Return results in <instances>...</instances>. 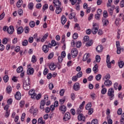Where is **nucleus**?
<instances>
[{"label":"nucleus","mask_w":124,"mask_h":124,"mask_svg":"<svg viewBox=\"0 0 124 124\" xmlns=\"http://www.w3.org/2000/svg\"><path fill=\"white\" fill-rule=\"evenodd\" d=\"M98 29H99V27H98V25H97V24L93 23V27L92 29V33H93V34H96L98 32L99 35H102V34H103L102 30H101V29L98 30Z\"/></svg>","instance_id":"f257e3e1"},{"label":"nucleus","mask_w":124,"mask_h":124,"mask_svg":"<svg viewBox=\"0 0 124 124\" xmlns=\"http://www.w3.org/2000/svg\"><path fill=\"white\" fill-rule=\"evenodd\" d=\"M23 83L24 90L29 91L31 89V78L28 77L27 80H23Z\"/></svg>","instance_id":"f03ea898"},{"label":"nucleus","mask_w":124,"mask_h":124,"mask_svg":"<svg viewBox=\"0 0 124 124\" xmlns=\"http://www.w3.org/2000/svg\"><path fill=\"white\" fill-rule=\"evenodd\" d=\"M114 93V89H113V88H109L108 89V95L109 96V99H110V100H113V99H114V97L115 96Z\"/></svg>","instance_id":"7ed1b4c3"},{"label":"nucleus","mask_w":124,"mask_h":124,"mask_svg":"<svg viewBox=\"0 0 124 124\" xmlns=\"http://www.w3.org/2000/svg\"><path fill=\"white\" fill-rule=\"evenodd\" d=\"M71 54L72 55V58L74 59L77 57L78 55V50L77 48H72L71 51Z\"/></svg>","instance_id":"20e7f679"},{"label":"nucleus","mask_w":124,"mask_h":124,"mask_svg":"<svg viewBox=\"0 0 124 124\" xmlns=\"http://www.w3.org/2000/svg\"><path fill=\"white\" fill-rule=\"evenodd\" d=\"M71 117L70 116V113L69 112H66L63 116V120L65 122L70 120Z\"/></svg>","instance_id":"39448f33"},{"label":"nucleus","mask_w":124,"mask_h":124,"mask_svg":"<svg viewBox=\"0 0 124 124\" xmlns=\"http://www.w3.org/2000/svg\"><path fill=\"white\" fill-rule=\"evenodd\" d=\"M53 2L55 7H59L62 5V3H61L60 0H54Z\"/></svg>","instance_id":"423d86ee"},{"label":"nucleus","mask_w":124,"mask_h":124,"mask_svg":"<svg viewBox=\"0 0 124 124\" xmlns=\"http://www.w3.org/2000/svg\"><path fill=\"white\" fill-rule=\"evenodd\" d=\"M45 104H46V101L45 100H42L40 103V109L41 110H43L44 111V106H45Z\"/></svg>","instance_id":"0eeeda50"},{"label":"nucleus","mask_w":124,"mask_h":124,"mask_svg":"<svg viewBox=\"0 0 124 124\" xmlns=\"http://www.w3.org/2000/svg\"><path fill=\"white\" fill-rule=\"evenodd\" d=\"M59 110L62 114H64L66 112V107L64 105H62L59 108Z\"/></svg>","instance_id":"6e6552de"},{"label":"nucleus","mask_w":124,"mask_h":124,"mask_svg":"<svg viewBox=\"0 0 124 124\" xmlns=\"http://www.w3.org/2000/svg\"><path fill=\"white\" fill-rule=\"evenodd\" d=\"M73 89L74 91H77L80 90V84L78 82H76L74 84Z\"/></svg>","instance_id":"1a4fd4ad"},{"label":"nucleus","mask_w":124,"mask_h":124,"mask_svg":"<svg viewBox=\"0 0 124 124\" xmlns=\"http://www.w3.org/2000/svg\"><path fill=\"white\" fill-rule=\"evenodd\" d=\"M15 97L17 100H20L22 97V95L19 92H17L15 95Z\"/></svg>","instance_id":"9d476101"},{"label":"nucleus","mask_w":124,"mask_h":124,"mask_svg":"<svg viewBox=\"0 0 124 124\" xmlns=\"http://www.w3.org/2000/svg\"><path fill=\"white\" fill-rule=\"evenodd\" d=\"M42 50L45 54H47V53L49 52V47H48V46L44 45L42 47Z\"/></svg>","instance_id":"9b49d317"},{"label":"nucleus","mask_w":124,"mask_h":124,"mask_svg":"<svg viewBox=\"0 0 124 124\" xmlns=\"http://www.w3.org/2000/svg\"><path fill=\"white\" fill-rule=\"evenodd\" d=\"M34 72V69L33 68H29L27 70V73L28 75H32Z\"/></svg>","instance_id":"f8f14e48"},{"label":"nucleus","mask_w":124,"mask_h":124,"mask_svg":"<svg viewBox=\"0 0 124 124\" xmlns=\"http://www.w3.org/2000/svg\"><path fill=\"white\" fill-rule=\"evenodd\" d=\"M102 22L103 24V26H108V24H109V20L105 18H102Z\"/></svg>","instance_id":"ddd939ff"},{"label":"nucleus","mask_w":124,"mask_h":124,"mask_svg":"<svg viewBox=\"0 0 124 124\" xmlns=\"http://www.w3.org/2000/svg\"><path fill=\"white\" fill-rule=\"evenodd\" d=\"M104 84L106 87H111L112 86V81L110 80H105Z\"/></svg>","instance_id":"4468645a"},{"label":"nucleus","mask_w":124,"mask_h":124,"mask_svg":"<svg viewBox=\"0 0 124 124\" xmlns=\"http://www.w3.org/2000/svg\"><path fill=\"white\" fill-rule=\"evenodd\" d=\"M78 121H82L83 122H85L86 117L84 116V115H83L82 114H80L78 116Z\"/></svg>","instance_id":"2eb2a0df"},{"label":"nucleus","mask_w":124,"mask_h":124,"mask_svg":"<svg viewBox=\"0 0 124 124\" xmlns=\"http://www.w3.org/2000/svg\"><path fill=\"white\" fill-rule=\"evenodd\" d=\"M7 31H8V33L10 34H12L14 32V28H13V26H10L7 30Z\"/></svg>","instance_id":"dca6fc26"},{"label":"nucleus","mask_w":124,"mask_h":124,"mask_svg":"<svg viewBox=\"0 0 124 124\" xmlns=\"http://www.w3.org/2000/svg\"><path fill=\"white\" fill-rule=\"evenodd\" d=\"M23 32H24V28H23V27H19L17 29V34H21L23 33Z\"/></svg>","instance_id":"f3484780"},{"label":"nucleus","mask_w":124,"mask_h":124,"mask_svg":"<svg viewBox=\"0 0 124 124\" xmlns=\"http://www.w3.org/2000/svg\"><path fill=\"white\" fill-rule=\"evenodd\" d=\"M96 50L98 53H101L103 50V46L101 45L98 46L96 48Z\"/></svg>","instance_id":"a211bd4d"},{"label":"nucleus","mask_w":124,"mask_h":124,"mask_svg":"<svg viewBox=\"0 0 124 124\" xmlns=\"http://www.w3.org/2000/svg\"><path fill=\"white\" fill-rule=\"evenodd\" d=\"M49 35V33L46 32L43 37V38L41 39V42H44L46 39H47V37Z\"/></svg>","instance_id":"6ab92c4d"},{"label":"nucleus","mask_w":124,"mask_h":124,"mask_svg":"<svg viewBox=\"0 0 124 124\" xmlns=\"http://www.w3.org/2000/svg\"><path fill=\"white\" fill-rule=\"evenodd\" d=\"M56 67L57 66L56 65V64H54V63H51L49 65V69H50V70H55Z\"/></svg>","instance_id":"aec40b11"},{"label":"nucleus","mask_w":124,"mask_h":124,"mask_svg":"<svg viewBox=\"0 0 124 124\" xmlns=\"http://www.w3.org/2000/svg\"><path fill=\"white\" fill-rule=\"evenodd\" d=\"M66 17H65V16H62L61 17V22L62 25H64V24H65V23H66Z\"/></svg>","instance_id":"412c9836"},{"label":"nucleus","mask_w":124,"mask_h":124,"mask_svg":"<svg viewBox=\"0 0 124 124\" xmlns=\"http://www.w3.org/2000/svg\"><path fill=\"white\" fill-rule=\"evenodd\" d=\"M89 58H90V54L89 53L85 54L83 57V61L86 62V61H88Z\"/></svg>","instance_id":"4be33fe9"},{"label":"nucleus","mask_w":124,"mask_h":124,"mask_svg":"<svg viewBox=\"0 0 124 124\" xmlns=\"http://www.w3.org/2000/svg\"><path fill=\"white\" fill-rule=\"evenodd\" d=\"M12 92V87L10 86H7L6 87V92L7 93H11V92Z\"/></svg>","instance_id":"5701e85b"},{"label":"nucleus","mask_w":124,"mask_h":124,"mask_svg":"<svg viewBox=\"0 0 124 124\" xmlns=\"http://www.w3.org/2000/svg\"><path fill=\"white\" fill-rule=\"evenodd\" d=\"M93 70L94 71V73L98 72V65H97V64H95L93 67Z\"/></svg>","instance_id":"b1692460"},{"label":"nucleus","mask_w":124,"mask_h":124,"mask_svg":"<svg viewBox=\"0 0 124 124\" xmlns=\"http://www.w3.org/2000/svg\"><path fill=\"white\" fill-rule=\"evenodd\" d=\"M62 13V8L60 7H56V14H60V13Z\"/></svg>","instance_id":"393cba45"},{"label":"nucleus","mask_w":124,"mask_h":124,"mask_svg":"<svg viewBox=\"0 0 124 124\" xmlns=\"http://www.w3.org/2000/svg\"><path fill=\"white\" fill-rule=\"evenodd\" d=\"M23 4V0H19L16 3V6L18 8H20L21 7V5Z\"/></svg>","instance_id":"a878e982"},{"label":"nucleus","mask_w":124,"mask_h":124,"mask_svg":"<svg viewBox=\"0 0 124 124\" xmlns=\"http://www.w3.org/2000/svg\"><path fill=\"white\" fill-rule=\"evenodd\" d=\"M23 66H20L17 68L16 72H17V73H21V72H23Z\"/></svg>","instance_id":"bb28decb"},{"label":"nucleus","mask_w":124,"mask_h":124,"mask_svg":"<svg viewBox=\"0 0 124 124\" xmlns=\"http://www.w3.org/2000/svg\"><path fill=\"white\" fill-rule=\"evenodd\" d=\"M93 40H89L86 43V46H87V47H90V46H92L93 45Z\"/></svg>","instance_id":"cd10ccee"},{"label":"nucleus","mask_w":124,"mask_h":124,"mask_svg":"<svg viewBox=\"0 0 124 124\" xmlns=\"http://www.w3.org/2000/svg\"><path fill=\"white\" fill-rule=\"evenodd\" d=\"M115 25L116 26H118L120 25V24H121V19L120 18H117L116 19H115Z\"/></svg>","instance_id":"c85d7f7f"},{"label":"nucleus","mask_w":124,"mask_h":124,"mask_svg":"<svg viewBox=\"0 0 124 124\" xmlns=\"http://www.w3.org/2000/svg\"><path fill=\"white\" fill-rule=\"evenodd\" d=\"M38 124H45V121H43L42 117H40L38 119Z\"/></svg>","instance_id":"c756f323"},{"label":"nucleus","mask_w":124,"mask_h":124,"mask_svg":"<svg viewBox=\"0 0 124 124\" xmlns=\"http://www.w3.org/2000/svg\"><path fill=\"white\" fill-rule=\"evenodd\" d=\"M85 108L87 110H90L92 108V103H89L86 105Z\"/></svg>","instance_id":"7c9ffc66"},{"label":"nucleus","mask_w":124,"mask_h":124,"mask_svg":"<svg viewBox=\"0 0 124 124\" xmlns=\"http://www.w3.org/2000/svg\"><path fill=\"white\" fill-rule=\"evenodd\" d=\"M74 29L77 31H80L81 28H80V25L78 23H76L75 25Z\"/></svg>","instance_id":"2f4dec72"},{"label":"nucleus","mask_w":124,"mask_h":124,"mask_svg":"<svg viewBox=\"0 0 124 124\" xmlns=\"http://www.w3.org/2000/svg\"><path fill=\"white\" fill-rule=\"evenodd\" d=\"M28 8L30 10L33 9V3L31 2L28 4Z\"/></svg>","instance_id":"473e14b6"},{"label":"nucleus","mask_w":124,"mask_h":124,"mask_svg":"<svg viewBox=\"0 0 124 124\" xmlns=\"http://www.w3.org/2000/svg\"><path fill=\"white\" fill-rule=\"evenodd\" d=\"M28 43H29L28 40H24L22 42V46H27V45H28Z\"/></svg>","instance_id":"72a5a7b5"},{"label":"nucleus","mask_w":124,"mask_h":124,"mask_svg":"<svg viewBox=\"0 0 124 124\" xmlns=\"http://www.w3.org/2000/svg\"><path fill=\"white\" fill-rule=\"evenodd\" d=\"M111 78V76H110V74H107L104 78V80H109Z\"/></svg>","instance_id":"f704fd0d"},{"label":"nucleus","mask_w":124,"mask_h":124,"mask_svg":"<svg viewBox=\"0 0 124 124\" xmlns=\"http://www.w3.org/2000/svg\"><path fill=\"white\" fill-rule=\"evenodd\" d=\"M3 80H4V82H5V83H7V82H8V80H9L8 76H7V75L4 76L3 77Z\"/></svg>","instance_id":"c9c22d12"},{"label":"nucleus","mask_w":124,"mask_h":124,"mask_svg":"<svg viewBox=\"0 0 124 124\" xmlns=\"http://www.w3.org/2000/svg\"><path fill=\"white\" fill-rule=\"evenodd\" d=\"M72 80L73 82H77V81L78 80V77L77 76H73L72 78Z\"/></svg>","instance_id":"e433bc0d"},{"label":"nucleus","mask_w":124,"mask_h":124,"mask_svg":"<svg viewBox=\"0 0 124 124\" xmlns=\"http://www.w3.org/2000/svg\"><path fill=\"white\" fill-rule=\"evenodd\" d=\"M101 75L99 74L96 76L95 79L97 81H99L101 79Z\"/></svg>","instance_id":"4c0bfd02"},{"label":"nucleus","mask_w":124,"mask_h":124,"mask_svg":"<svg viewBox=\"0 0 124 124\" xmlns=\"http://www.w3.org/2000/svg\"><path fill=\"white\" fill-rule=\"evenodd\" d=\"M103 15L104 18L106 19V18L108 17V13H107V11H104V12L103 13Z\"/></svg>","instance_id":"58836bf2"},{"label":"nucleus","mask_w":124,"mask_h":124,"mask_svg":"<svg viewBox=\"0 0 124 124\" xmlns=\"http://www.w3.org/2000/svg\"><path fill=\"white\" fill-rule=\"evenodd\" d=\"M114 10L113 7H111L110 8L108 9V11L110 14V15L112 16L113 15V11Z\"/></svg>","instance_id":"ea45409f"},{"label":"nucleus","mask_w":124,"mask_h":124,"mask_svg":"<svg viewBox=\"0 0 124 124\" xmlns=\"http://www.w3.org/2000/svg\"><path fill=\"white\" fill-rule=\"evenodd\" d=\"M120 68H123L124 65V62L123 61H121L118 63Z\"/></svg>","instance_id":"a19ab883"},{"label":"nucleus","mask_w":124,"mask_h":124,"mask_svg":"<svg viewBox=\"0 0 124 124\" xmlns=\"http://www.w3.org/2000/svg\"><path fill=\"white\" fill-rule=\"evenodd\" d=\"M24 31L25 33H29V32H30V28L28 26L25 27L24 28Z\"/></svg>","instance_id":"79ce46f5"},{"label":"nucleus","mask_w":124,"mask_h":124,"mask_svg":"<svg viewBox=\"0 0 124 124\" xmlns=\"http://www.w3.org/2000/svg\"><path fill=\"white\" fill-rule=\"evenodd\" d=\"M91 124H98V120L96 119H93L92 121Z\"/></svg>","instance_id":"37998d69"},{"label":"nucleus","mask_w":124,"mask_h":124,"mask_svg":"<svg viewBox=\"0 0 124 124\" xmlns=\"http://www.w3.org/2000/svg\"><path fill=\"white\" fill-rule=\"evenodd\" d=\"M101 92L102 94H105L107 93V89L106 88H102Z\"/></svg>","instance_id":"c03bdc74"},{"label":"nucleus","mask_w":124,"mask_h":124,"mask_svg":"<svg viewBox=\"0 0 124 124\" xmlns=\"http://www.w3.org/2000/svg\"><path fill=\"white\" fill-rule=\"evenodd\" d=\"M53 57H54V52H51L49 54L48 56L47 57V59L48 60H51Z\"/></svg>","instance_id":"a18cd8bd"},{"label":"nucleus","mask_w":124,"mask_h":124,"mask_svg":"<svg viewBox=\"0 0 124 124\" xmlns=\"http://www.w3.org/2000/svg\"><path fill=\"white\" fill-rule=\"evenodd\" d=\"M31 62L33 63L36 62V58L35 57V55L32 56Z\"/></svg>","instance_id":"49530a36"},{"label":"nucleus","mask_w":124,"mask_h":124,"mask_svg":"<svg viewBox=\"0 0 124 124\" xmlns=\"http://www.w3.org/2000/svg\"><path fill=\"white\" fill-rule=\"evenodd\" d=\"M8 40H9V39H7L6 38H4L2 40V43L3 44H7V42L8 41Z\"/></svg>","instance_id":"de8ad7c7"},{"label":"nucleus","mask_w":124,"mask_h":124,"mask_svg":"<svg viewBox=\"0 0 124 124\" xmlns=\"http://www.w3.org/2000/svg\"><path fill=\"white\" fill-rule=\"evenodd\" d=\"M25 101H21L19 103V105H20V107L21 108H23V107H24V105H25Z\"/></svg>","instance_id":"09e8293b"},{"label":"nucleus","mask_w":124,"mask_h":124,"mask_svg":"<svg viewBox=\"0 0 124 124\" xmlns=\"http://www.w3.org/2000/svg\"><path fill=\"white\" fill-rule=\"evenodd\" d=\"M82 76H83V73L82 72V71L78 72L77 74V76L78 77V78H81V77H82Z\"/></svg>","instance_id":"8fccbe9b"},{"label":"nucleus","mask_w":124,"mask_h":124,"mask_svg":"<svg viewBox=\"0 0 124 124\" xmlns=\"http://www.w3.org/2000/svg\"><path fill=\"white\" fill-rule=\"evenodd\" d=\"M82 46V42L81 41H78L77 42V48H80Z\"/></svg>","instance_id":"3c124183"},{"label":"nucleus","mask_w":124,"mask_h":124,"mask_svg":"<svg viewBox=\"0 0 124 124\" xmlns=\"http://www.w3.org/2000/svg\"><path fill=\"white\" fill-rule=\"evenodd\" d=\"M96 20H100V14H97L95 15Z\"/></svg>","instance_id":"603ef678"},{"label":"nucleus","mask_w":124,"mask_h":124,"mask_svg":"<svg viewBox=\"0 0 124 124\" xmlns=\"http://www.w3.org/2000/svg\"><path fill=\"white\" fill-rule=\"evenodd\" d=\"M30 26L31 28H34V27L35 26V23L34 21H31L30 23Z\"/></svg>","instance_id":"864d4df0"},{"label":"nucleus","mask_w":124,"mask_h":124,"mask_svg":"<svg viewBox=\"0 0 124 124\" xmlns=\"http://www.w3.org/2000/svg\"><path fill=\"white\" fill-rule=\"evenodd\" d=\"M49 72V70L47 68H45L43 72L44 75H47L48 74V73Z\"/></svg>","instance_id":"5fc2aeb1"},{"label":"nucleus","mask_w":124,"mask_h":124,"mask_svg":"<svg viewBox=\"0 0 124 124\" xmlns=\"http://www.w3.org/2000/svg\"><path fill=\"white\" fill-rule=\"evenodd\" d=\"M46 9H48V4H45L43 7V11H45Z\"/></svg>","instance_id":"6e6d98bb"},{"label":"nucleus","mask_w":124,"mask_h":124,"mask_svg":"<svg viewBox=\"0 0 124 124\" xmlns=\"http://www.w3.org/2000/svg\"><path fill=\"white\" fill-rule=\"evenodd\" d=\"M9 115H10V112L8 110L6 111L5 113V118H8V117H9Z\"/></svg>","instance_id":"4d7b16f0"},{"label":"nucleus","mask_w":124,"mask_h":124,"mask_svg":"<svg viewBox=\"0 0 124 124\" xmlns=\"http://www.w3.org/2000/svg\"><path fill=\"white\" fill-rule=\"evenodd\" d=\"M42 96V95L40 93L38 94L37 95H36V100H39V99H40V98H41Z\"/></svg>","instance_id":"13d9d810"},{"label":"nucleus","mask_w":124,"mask_h":124,"mask_svg":"<svg viewBox=\"0 0 124 124\" xmlns=\"http://www.w3.org/2000/svg\"><path fill=\"white\" fill-rule=\"evenodd\" d=\"M73 38L74 39H77V38H78V33H77V32L75 33L73 35Z\"/></svg>","instance_id":"bf43d9fd"},{"label":"nucleus","mask_w":124,"mask_h":124,"mask_svg":"<svg viewBox=\"0 0 124 124\" xmlns=\"http://www.w3.org/2000/svg\"><path fill=\"white\" fill-rule=\"evenodd\" d=\"M118 86H119V83H118V82H115L113 85L114 89H115V90H118Z\"/></svg>","instance_id":"052dcab7"},{"label":"nucleus","mask_w":124,"mask_h":124,"mask_svg":"<svg viewBox=\"0 0 124 124\" xmlns=\"http://www.w3.org/2000/svg\"><path fill=\"white\" fill-rule=\"evenodd\" d=\"M96 61L97 62H100V56L99 55H96Z\"/></svg>","instance_id":"680f3d73"},{"label":"nucleus","mask_w":124,"mask_h":124,"mask_svg":"<svg viewBox=\"0 0 124 124\" xmlns=\"http://www.w3.org/2000/svg\"><path fill=\"white\" fill-rule=\"evenodd\" d=\"M88 114L89 115H92V114H93V108H91L89 109H88Z\"/></svg>","instance_id":"e2e57ef3"},{"label":"nucleus","mask_w":124,"mask_h":124,"mask_svg":"<svg viewBox=\"0 0 124 124\" xmlns=\"http://www.w3.org/2000/svg\"><path fill=\"white\" fill-rule=\"evenodd\" d=\"M65 41V35H62L61 42H62V43H64Z\"/></svg>","instance_id":"0e129e2a"},{"label":"nucleus","mask_w":124,"mask_h":124,"mask_svg":"<svg viewBox=\"0 0 124 124\" xmlns=\"http://www.w3.org/2000/svg\"><path fill=\"white\" fill-rule=\"evenodd\" d=\"M15 52H16V53H18V52L20 51V47L19 46H17L15 48Z\"/></svg>","instance_id":"69168bd1"},{"label":"nucleus","mask_w":124,"mask_h":124,"mask_svg":"<svg viewBox=\"0 0 124 124\" xmlns=\"http://www.w3.org/2000/svg\"><path fill=\"white\" fill-rule=\"evenodd\" d=\"M62 56H59L58 57V62H62V61H63V59H62Z\"/></svg>","instance_id":"338daca9"},{"label":"nucleus","mask_w":124,"mask_h":124,"mask_svg":"<svg viewBox=\"0 0 124 124\" xmlns=\"http://www.w3.org/2000/svg\"><path fill=\"white\" fill-rule=\"evenodd\" d=\"M120 123H121V124H124V117H123L122 116H121Z\"/></svg>","instance_id":"774afa93"}]
</instances>
